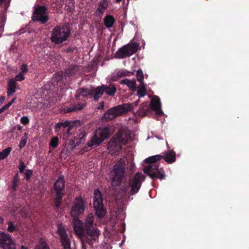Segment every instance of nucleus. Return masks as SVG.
Listing matches in <instances>:
<instances>
[{
    "mask_svg": "<svg viewBox=\"0 0 249 249\" xmlns=\"http://www.w3.org/2000/svg\"><path fill=\"white\" fill-rule=\"evenodd\" d=\"M25 167H26V166H25L24 162L21 160H19L18 168H19L20 173H23L24 172Z\"/></svg>",
    "mask_w": 249,
    "mask_h": 249,
    "instance_id": "nucleus-41",
    "label": "nucleus"
},
{
    "mask_svg": "<svg viewBox=\"0 0 249 249\" xmlns=\"http://www.w3.org/2000/svg\"><path fill=\"white\" fill-rule=\"evenodd\" d=\"M121 1H122V0H115V2L116 3H119Z\"/></svg>",
    "mask_w": 249,
    "mask_h": 249,
    "instance_id": "nucleus-57",
    "label": "nucleus"
},
{
    "mask_svg": "<svg viewBox=\"0 0 249 249\" xmlns=\"http://www.w3.org/2000/svg\"><path fill=\"white\" fill-rule=\"evenodd\" d=\"M111 129L109 126H105L96 129L91 139L88 142L85 148L87 151L96 147L105 139L110 137Z\"/></svg>",
    "mask_w": 249,
    "mask_h": 249,
    "instance_id": "nucleus-2",
    "label": "nucleus"
},
{
    "mask_svg": "<svg viewBox=\"0 0 249 249\" xmlns=\"http://www.w3.org/2000/svg\"><path fill=\"white\" fill-rule=\"evenodd\" d=\"M72 124H75L74 123H71L70 121H66L64 122H59L57 123L55 125V131L58 132L61 128H63V129H65L67 128L72 125Z\"/></svg>",
    "mask_w": 249,
    "mask_h": 249,
    "instance_id": "nucleus-27",
    "label": "nucleus"
},
{
    "mask_svg": "<svg viewBox=\"0 0 249 249\" xmlns=\"http://www.w3.org/2000/svg\"><path fill=\"white\" fill-rule=\"evenodd\" d=\"M128 73H129V72H124L123 71H119L118 72H117V75L119 77H122L128 75Z\"/></svg>",
    "mask_w": 249,
    "mask_h": 249,
    "instance_id": "nucleus-44",
    "label": "nucleus"
},
{
    "mask_svg": "<svg viewBox=\"0 0 249 249\" xmlns=\"http://www.w3.org/2000/svg\"><path fill=\"white\" fill-rule=\"evenodd\" d=\"M72 226L74 233L79 238L81 239L87 238L86 242L90 246L92 245L94 241L88 235L83 222L79 218L73 219Z\"/></svg>",
    "mask_w": 249,
    "mask_h": 249,
    "instance_id": "nucleus-7",
    "label": "nucleus"
},
{
    "mask_svg": "<svg viewBox=\"0 0 249 249\" xmlns=\"http://www.w3.org/2000/svg\"><path fill=\"white\" fill-rule=\"evenodd\" d=\"M33 175V171L31 170L28 169L26 171L25 173V178L27 180H29L31 178V176Z\"/></svg>",
    "mask_w": 249,
    "mask_h": 249,
    "instance_id": "nucleus-39",
    "label": "nucleus"
},
{
    "mask_svg": "<svg viewBox=\"0 0 249 249\" xmlns=\"http://www.w3.org/2000/svg\"><path fill=\"white\" fill-rule=\"evenodd\" d=\"M122 144L117 141L116 138L112 137L107 143L108 149L112 155H117L122 148Z\"/></svg>",
    "mask_w": 249,
    "mask_h": 249,
    "instance_id": "nucleus-18",
    "label": "nucleus"
},
{
    "mask_svg": "<svg viewBox=\"0 0 249 249\" xmlns=\"http://www.w3.org/2000/svg\"><path fill=\"white\" fill-rule=\"evenodd\" d=\"M94 216L93 213H89L86 216L83 224L85 226L88 235L91 239L95 241L98 238L99 231L94 227Z\"/></svg>",
    "mask_w": 249,
    "mask_h": 249,
    "instance_id": "nucleus-6",
    "label": "nucleus"
},
{
    "mask_svg": "<svg viewBox=\"0 0 249 249\" xmlns=\"http://www.w3.org/2000/svg\"><path fill=\"white\" fill-rule=\"evenodd\" d=\"M8 108L6 107L5 105L3 106L2 107L0 108V114L4 112L5 110L7 109Z\"/></svg>",
    "mask_w": 249,
    "mask_h": 249,
    "instance_id": "nucleus-50",
    "label": "nucleus"
},
{
    "mask_svg": "<svg viewBox=\"0 0 249 249\" xmlns=\"http://www.w3.org/2000/svg\"><path fill=\"white\" fill-rule=\"evenodd\" d=\"M21 215L23 217L27 216V213L24 208L21 210Z\"/></svg>",
    "mask_w": 249,
    "mask_h": 249,
    "instance_id": "nucleus-51",
    "label": "nucleus"
},
{
    "mask_svg": "<svg viewBox=\"0 0 249 249\" xmlns=\"http://www.w3.org/2000/svg\"><path fill=\"white\" fill-rule=\"evenodd\" d=\"M150 107L151 109L156 112V114L160 116L163 114L161 109V105L159 97L156 96L151 100Z\"/></svg>",
    "mask_w": 249,
    "mask_h": 249,
    "instance_id": "nucleus-20",
    "label": "nucleus"
},
{
    "mask_svg": "<svg viewBox=\"0 0 249 249\" xmlns=\"http://www.w3.org/2000/svg\"><path fill=\"white\" fill-rule=\"evenodd\" d=\"M48 13V9L46 6L36 5L32 20L34 21L39 22L41 24H45L49 19Z\"/></svg>",
    "mask_w": 249,
    "mask_h": 249,
    "instance_id": "nucleus-8",
    "label": "nucleus"
},
{
    "mask_svg": "<svg viewBox=\"0 0 249 249\" xmlns=\"http://www.w3.org/2000/svg\"><path fill=\"white\" fill-rule=\"evenodd\" d=\"M115 21L114 18L110 15H107L104 18V25L107 28L112 27Z\"/></svg>",
    "mask_w": 249,
    "mask_h": 249,
    "instance_id": "nucleus-26",
    "label": "nucleus"
},
{
    "mask_svg": "<svg viewBox=\"0 0 249 249\" xmlns=\"http://www.w3.org/2000/svg\"><path fill=\"white\" fill-rule=\"evenodd\" d=\"M20 121L23 125H27L29 123L30 120L28 117L23 116L20 118Z\"/></svg>",
    "mask_w": 249,
    "mask_h": 249,
    "instance_id": "nucleus-43",
    "label": "nucleus"
},
{
    "mask_svg": "<svg viewBox=\"0 0 249 249\" xmlns=\"http://www.w3.org/2000/svg\"><path fill=\"white\" fill-rule=\"evenodd\" d=\"M8 228L7 231L9 232H13L15 231H18V228L17 226L14 225L13 223L11 221H8L7 223Z\"/></svg>",
    "mask_w": 249,
    "mask_h": 249,
    "instance_id": "nucleus-33",
    "label": "nucleus"
},
{
    "mask_svg": "<svg viewBox=\"0 0 249 249\" xmlns=\"http://www.w3.org/2000/svg\"><path fill=\"white\" fill-rule=\"evenodd\" d=\"M161 159H162L161 155H157L146 158L144 160V161L146 163H153L157 162Z\"/></svg>",
    "mask_w": 249,
    "mask_h": 249,
    "instance_id": "nucleus-31",
    "label": "nucleus"
},
{
    "mask_svg": "<svg viewBox=\"0 0 249 249\" xmlns=\"http://www.w3.org/2000/svg\"><path fill=\"white\" fill-rule=\"evenodd\" d=\"M113 137L116 138L117 141L122 144H125L127 142L130 137L129 133L125 130L120 129L117 134L114 135Z\"/></svg>",
    "mask_w": 249,
    "mask_h": 249,
    "instance_id": "nucleus-19",
    "label": "nucleus"
},
{
    "mask_svg": "<svg viewBox=\"0 0 249 249\" xmlns=\"http://www.w3.org/2000/svg\"><path fill=\"white\" fill-rule=\"evenodd\" d=\"M140 84L138 87L137 96L141 98L146 94V88L143 82H140Z\"/></svg>",
    "mask_w": 249,
    "mask_h": 249,
    "instance_id": "nucleus-30",
    "label": "nucleus"
},
{
    "mask_svg": "<svg viewBox=\"0 0 249 249\" xmlns=\"http://www.w3.org/2000/svg\"><path fill=\"white\" fill-rule=\"evenodd\" d=\"M81 66L75 64H71L65 70L64 72H61V77H71L74 76L77 74H79L81 72Z\"/></svg>",
    "mask_w": 249,
    "mask_h": 249,
    "instance_id": "nucleus-17",
    "label": "nucleus"
},
{
    "mask_svg": "<svg viewBox=\"0 0 249 249\" xmlns=\"http://www.w3.org/2000/svg\"><path fill=\"white\" fill-rule=\"evenodd\" d=\"M34 249H50V248L45 241H41Z\"/></svg>",
    "mask_w": 249,
    "mask_h": 249,
    "instance_id": "nucleus-34",
    "label": "nucleus"
},
{
    "mask_svg": "<svg viewBox=\"0 0 249 249\" xmlns=\"http://www.w3.org/2000/svg\"><path fill=\"white\" fill-rule=\"evenodd\" d=\"M104 107V102H101L100 103L99 106L97 107L98 109H103Z\"/></svg>",
    "mask_w": 249,
    "mask_h": 249,
    "instance_id": "nucleus-49",
    "label": "nucleus"
},
{
    "mask_svg": "<svg viewBox=\"0 0 249 249\" xmlns=\"http://www.w3.org/2000/svg\"><path fill=\"white\" fill-rule=\"evenodd\" d=\"M4 0H0V4H2Z\"/></svg>",
    "mask_w": 249,
    "mask_h": 249,
    "instance_id": "nucleus-58",
    "label": "nucleus"
},
{
    "mask_svg": "<svg viewBox=\"0 0 249 249\" xmlns=\"http://www.w3.org/2000/svg\"><path fill=\"white\" fill-rule=\"evenodd\" d=\"M137 79L140 82H143V73L141 69H139L137 71Z\"/></svg>",
    "mask_w": 249,
    "mask_h": 249,
    "instance_id": "nucleus-37",
    "label": "nucleus"
},
{
    "mask_svg": "<svg viewBox=\"0 0 249 249\" xmlns=\"http://www.w3.org/2000/svg\"><path fill=\"white\" fill-rule=\"evenodd\" d=\"M140 114L142 116H145L149 110V107L147 106H143L140 109Z\"/></svg>",
    "mask_w": 249,
    "mask_h": 249,
    "instance_id": "nucleus-38",
    "label": "nucleus"
},
{
    "mask_svg": "<svg viewBox=\"0 0 249 249\" xmlns=\"http://www.w3.org/2000/svg\"><path fill=\"white\" fill-rule=\"evenodd\" d=\"M21 71L20 73L25 74L28 71V66L26 64L21 65L20 67Z\"/></svg>",
    "mask_w": 249,
    "mask_h": 249,
    "instance_id": "nucleus-42",
    "label": "nucleus"
},
{
    "mask_svg": "<svg viewBox=\"0 0 249 249\" xmlns=\"http://www.w3.org/2000/svg\"><path fill=\"white\" fill-rule=\"evenodd\" d=\"M65 179L63 176H60L53 184V189L55 196L53 199L54 207L59 209L62 202V199L65 195Z\"/></svg>",
    "mask_w": 249,
    "mask_h": 249,
    "instance_id": "nucleus-4",
    "label": "nucleus"
},
{
    "mask_svg": "<svg viewBox=\"0 0 249 249\" xmlns=\"http://www.w3.org/2000/svg\"><path fill=\"white\" fill-rule=\"evenodd\" d=\"M0 248L2 249H15V244L11 236L0 231Z\"/></svg>",
    "mask_w": 249,
    "mask_h": 249,
    "instance_id": "nucleus-16",
    "label": "nucleus"
},
{
    "mask_svg": "<svg viewBox=\"0 0 249 249\" xmlns=\"http://www.w3.org/2000/svg\"><path fill=\"white\" fill-rule=\"evenodd\" d=\"M56 233L59 236V241L63 249H71V238L62 223L57 225Z\"/></svg>",
    "mask_w": 249,
    "mask_h": 249,
    "instance_id": "nucleus-10",
    "label": "nucleus"
},
{
    "mask_svg": "<svg viewBox=\"0 0 249 249\" xmlns=\"http://www.w3.org/2000/svg\"><path fill=\"white\" fill-rule=\"evenodd\" d=\"M96 91V88H80L77 90L75 97L77 99H79L80 96H82L87 99L93 98L94 101L97 102L99 99L96 100L95 99Z\"/></svg>",
    "mask_w": 249,
    "mask_h": 249,
    "instance_id": "nucleus-14",
    "label": "nucleus"
},
{
    "mask_svg": "<svg viewBox=\"0 0 249 249\" xmlns=\"http://www.w3.org/2000/svg\"><path fill=\"white\" fill-rule=\"evenodd\" d=\"M5 100V97L3 96L0 97V106L3 103Z\"/></svg>",
    "mask_w": 249,
    "mask_h": 249,
    "instance_id": "nucleus-52",
    "label": "nucleus"
},
{
    "mask_svg": "<svg viewBox=\"0 0 249 249\" xmlns=\"http://www.w3.org/2000/svg\"><path fill=\"white\" fill-rule=\"evenodd\" d=\"M19 180V177H18V173H17L13 178V181L12 182H18Z\"/></svg>",
    "mask_w": 249,
    "mask_h": 249,
    "instance_id": "nucleus-48",
    "label": "nucleus"
},
{
    "mask_svg": "<svg viewBox=\"0 0 249 249\" xmlns=\"http://www.w3.org/2000/svg\"><path fill=\"white\" fill-rule=\"evenodd\" d=\"M96 100L99 99L104 92L109 96H112L115 94L117 90L115 86L111 84L108 85H103L101 86H98L96 87Z\"/></svg>",
    "mask_w": 249,
    "mask_h": 249,
    "instance_id": "nucleus-15",
    "label": "nucleus"
},
{
    "mask_svg": "<svg viewBox=\"0 0 249 249\" xmlns=\"http://www.w3.org/2000/svg\"><path fill=\"white\" fill-rule=\"evenodd\" d=\"M3 218L0 216V223H3Z\"/></svg>",
    "mask_w": 249,
    "mask_h": 249,
    "instance_id": "nucleus-55",
    "label": "nucleus"
},
{
    "mask_svg": "<svg viewBox=\"0 0 249 249\" xmlns=\"http://www.w3.org/2000/svg\"><path fill=\"white\" fill-rule=\"evenodd\" d=\"M20 249H27V248L24 246H21Z\"/></svg>",
    "mask_w": 249,
    "mask_h": 249,
    "instance_id": "nucleus-56",
    "label": "nucleus"
},
{
    "mask_svg": "<svg viewBox=\"0 0 249 249\" xmlns=\"http://www.w3.org/2000/svg\"><path fill=\"white\" fill-rule=\"evenodd\" d=\"M82 249H87L86 247V246L84 243V241H83L82 239Z\"/></svg>",
    "mask_w": 249,
    "mask_h": 249,
    "instance_id": "nucleus-54",
    "label": "nucleus"
},
{
    "mask_svg": "<svg viewBox=\"0 0 249 249\" xmlns=\"http://www.w3.org/2000/svg\"><path fill=\"white\" fill-rule=\"evenodd\" d=\"M125 160L121 158L114 165V175L111 184L112 186H120V193L122 194L121 196L130 198L138 193L145 177L141 173L138 172L134 177L129 178L128 181L124 182L123 185H121L125 178Z\"/></svg>",
    "mask_w": 249,
    "mask_h": 249,
    "instance_id": "nucleus-1",
    "label": "nucleus"
},
{
    "mask_svg": "<svg viewBox=\"0 0 249 249\" xmlns=\"http://www.w3.org/2000/svg\"><path fill=\"white\" fill-rule=\"evenodd\" d=\"M86 136V133L82 131L80 133L78 136L74 137L73 139L70 140L68 144L71 145V148H75L82 142L83 139Z\"/></svg>",
    "mask_w": 249,
    "mask_h": 249,
    "instance_id": "nucleus-22",
    "label": "nucleus"
},
{
    "mask_svg": "<svg viewBox=\"0 0 249 249\" xmlns=\"http://www.w3.org/2000/svg\"><path fill=\"white\" fill-rule=\"evenodd\" d=\"M58 144V139L56 137L52 138L50 141L49 145L53 148H55Z\"/></svg>",
    "mask_w": 249,
    "mask_h": 249,
    "instance_id": "nucleus-35",
    "label": "nucleus"
},
{
    "mask_svg": "<svg viewBox=\"0 0 249 249\" xmlns=\"http://www.w3.org/2000/svg\"><path fill=\"white\" fill-rule=\"evenodd\" d=\"M120 84L126 85L127 87L133 91H135L137 88L136 82L134 80L124 79L121 81Z\"/></svg>",
    "mask_w": 249,
    "mask_h": 249,
    "instance_id": "nucleus-28",
    "label": "nucleus"
},
{
    "mask_svg": "<svg viewBox=\"0 0 249 249\" xmlns=\"http://www.w3.org/2000/svg\"><path fill=\"white\" fill-rule=\"evenodd\" d=\"M17 183V182H12V190L13 192H15L17 190L18 187Z\"/></svg>",
    "mask_w": 249,
    "mask_h": 249,
    "instance_id": "nucleus-45",
    "label": "nucleus"
},
{
    "mask_svg": "<svg viewBox=\"0 0 249 249\" xmlns=\"http://www.w3.org/2000/svg\"><path fill=\"white\" fill-rule=\"evenodd\" d=\"M108 6V1L107 0H101L98 3V7L96 10L97 14L102 15L105 11L107 9Z\"/></svg>",
    "mask_w": 249,
    "mask_h": 249,
    "instance_id": "nucleus-24",
    "label": "nucleus"
},
{
    "mask_svg": "<svg viewBox=\"0 0 249 249\" xmlns=\"http://www.w3.org/2000/svg\"><path fill=\"white\" fill-rule=\"evenodd\" d=\"M17 87V82L13 79H10L7 84V94L8 96H10L16 92Z\"/></svg>",
    "mask_w": 249,
    "mask_h": 249,
    "instance_id": "nucleus-25",
    "label": "nucleus"
},
{
    "mask_svg": "<svg viewBox=\"0 0 249 249\" xmlns=\"http://www.w3.org/2000/svg\"><path fill=\"white\" fill-rule=\"evenodd\" d=\"M143 171L152 179L158 178L160 180L164 179L165 177V172L162 168L159 169V165L152 164L144 167Z\"/></svg>",
    "mask_w": 249,
    "mask_h": 249,
    "instance_id": "nucleus-13",
    "label": "nucleus"
},
{
    "mask_svg": "<svg viewBox=\"0 0 249 249\" xmlns=\"http://www.w3.org/2000/svg\"><path fill=\"white\" fill-rule=\"evenodd\" d=\"M139 46V44L135 42L124 45L116 52V57L121 59L130 56L137 52Z\"/></svg>",
    "mask_w": 249,
    "mask_h": 249,
    "instance_id": "nucleus-11",
    "label": "nucleus"
},
{
    "mask_svg": "<svg viewBox=\"0 0 249 249\" xmlns=\"http://www.w3.org/2000/svg\"><path fill=\"white\" fill-rule=\"evenodd\" d=\"M86 105V101H83L81 102H78L77 104L71 105L70 107H66L64 108V110L66 113L77 111L82 109L85 107Z\"/></svg>",
    "mask_w": 249,
    "mask_h": 249,
    "instance_id": "nucleus-21",
    "label": "nucleus"
},
{
    "mask_svg": "<svg viewBox=\"0 0 249 249\" xmlns=\"http://www.w3.org/2000/svg\"><path fill=\"white\" fill-rule=\"evenodd\" d=\"M161 157L162 159H164L168 163H172L176 160V153L173 151L164 152Z\"/></svg>",
    "mask_w": 249,
    "mask_h": 249,
    "instance_id": "nucleus-23",
    "label": "nucleus"
},
{
    "mask_svg": "<svg viewBox=\"0 0 249 249\" xmlns=\"http://www.w3.org/2000/svg\"><path fill=\"white\" fill-rule=\"evenodd\" d=\"M24 74L19 73L18 74H17L15 76V79L14 80H15L16 82L17 81H22L24 80Z\"/></svg>",
    "mask_w": 249,
    "mask_h": 249,
    "instance_id": "nucleus-40",
    "label": "nucleus"
},
{
    "mask_svg": "<svg viewBox=\"0 0 249 249\" xmlns=\"http://www.w3.org/2000/svg\"><path fill=\"white\" fill-rule=\"evenodd\" d=\"M16 127H17V129L19 131L21 130L22 129V126H21L19 125H17L15 128H16Z\"/></svg>",
    "mask_w": 249,
    "mask_h": 249,
    "instance_id": "nucleus-53",
    "label": "nucleus"
},
{
    "mask_svg": "<svg viewBox=\"0 0 249 249\" xmlns=\"http://www.w3.org/2000/svg\"><path fill=\"white\" fill-rule=\"evenodd\" d=\"M75 127V124H72V125L67 128V129H63V139H67L72 134Z\"/></svg>",
    "mask_w": 249,
    "mask_h": 249,
    "instance_id": "nucleus-29",
    "label": "nucleus"
},
{
    "mask_svg": "<svg viewBox=\"0 0 249 249\" xmlns=\"http://www.w3.org/2000/svg\"><path fill=\"white\" fill-rule=\"evenodd\" d=\"M70 34V30L68 28L57 26L53 29L50 39L54 44H60L68 39Z\"/></svg>",
    "mask_w": 249,
    "mask_h": 249,
    "instance_id": "nucleus-5",
    "label": "nucleus"
},
{
    "mask_svg": "<svg viewBox=\"0 0 249 249\" xmlns=\"http://www.w3.org/2000/svg\"><path fill=\"white\" fill-rule=\"evenodd\" d=\"M86 203L81 196L76 197L72 205L71 214L73 219L79 218V216L83 214L85 211Z\"/></svg>",
    "mask_w": 249,
    "mask_h": 249,
    "instance_id": "nucleus-12",
    "label": "nucleus"
},
{
    "mask_svg": "<svg viewBox=\"0 0 249 249\" xmlns=\"http://www.w3.org/2000/svg\"><path fill=\"white\" fill-rule=\"evenodd\" d=\"M28 134L27 133H24V136L22 138L21 140L19 142V147L20 149H21L24 147L27 142Z\"/></svg>",
    "mask_w": 249,
    "mask_h": 249,
    "instance_id": "nucleus-36",
    "label": "nucleus"
},
{
    "mask_svg": "<svg viewBox=\"0 0 249 249\" xmlns=\"http://www.w3.org/2000/svg\"><path fill=\"white\" fill-rule=\"evenodd\" d=\"M12 150V148L11 147H8L2 151L0 152V160H4L10 154L11 151Z\"/></svg>",
    "mask_w": 249,
    "mask_h": 249,
    "instance_id": "nucleus-32",
    "label": "nucleus"
},
{
    "mask_svg": "<svg viewBox=\"0 0 249 249\" xmlns=\"http://www.w3.org/2000/svg\"><path fill=\"white\" fill-rule=\"evenodd\" d=\"M16 99V98H13L11 101H10L9 103H8L6 105H5V106L8 108V109L14 103V102H15Z\"/></svg>",
    "mask_w": 249,
    "mask_h": 249,
    "instance_id": "nucleus-47",
    "label": "nucleus"
},
{
    "mask_svg": "<svg viewBox=\"0 0 249 249\" xmlns=\"http://www.w3.org/2000/svg\"><path fill=\"white\" fill-rule=\"evenodd\" d=\"M75 49V47H69L67 49H66L65 50V52L67 53L73 52L74 51Z\"/></svg>",
    "mask_w": 249,
    "mask_h": 249,
    "instance_id": "nucleus-46",
    "label": "nucleus"
},
{
    "mask_svg": "<svg viewBox=\"0 0 249 249\" xmlns=\"http://www.w3.org/2000/svg\"><path fill=\"white\" fill-rule=\"evenodd\" d=\"M138 105L137 102L131 104H124L108 109L102 117L103 120L110 121L117 116L131 111L134 106Z\"/></svg>",
    "mask_w": 249,
    "mask_h": 249,
    "instance_id": "nucleus-3",
    "label": "nucleus"
},
{
    "mask_svg": "<svg viewBox=\"0 0 249 249\" xmlns=\"http://www.w3.org/2000/svg\"><path fill=\"white\" fill-rule=\"evenodd\" d=\"M93 204L97 216L103 218L106 214V210L103 205L102 194L98 189L94 191Z\"/></svg>",
    "mask_w": 249,
    "mask_h": 249,
    "instance_id": "nucleus-9",
    "label": "nucleus"
}]
</instances>
